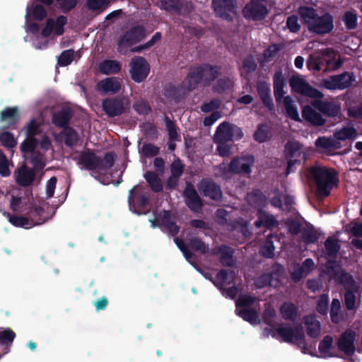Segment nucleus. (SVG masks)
<instances>
[{"mask_svg":"<svg viewBox=\"0 0 362 362\" xmlns=\"http://www.w3.org/2000/svg\"><path fill=\"white\" fill-rule=\"evenodd\" d=\"M275 318L276 311L274 308L268 305L264 310L263 320L271 327L269 334L284 342L295 343L302 350L303 353L313 355L310 348L305 343V334L301 329H292L290 327L284 325L275 328L273 327Z\"/></svg>","mask_w":362,"mask_h":362,"instance_id":"f257e3e1","label":"nucleus"},{"mask_svg":"<svg viewBox=\"0 0 362 362\" xmlns=\"http://www.w3.org/2000/svg\"><path fill=\"white\" fill-rule=\"evenodd\" d=\"M298 13L301 21L310 33L325 35L334 29V18L329 13L319 16L315 8L306 6H300Z\"/></svg>","mask_w":362,"mask_h":362,"instance_id":"f03ea898","label":"nucleus"},{"mask_svg":"<svg viewBox=\"0 0 362 362\" xmlns=\"http://www.w3.org/2000/svg\"><path fill=\"white\" fill-rule=\"evenodd\" d=\"M310 177L315 181L320 195L328 196L339 182L337 172L325 166L315 165L310 170Z\"/></svg>","mask_w":362,"mask_h":362,"instance_id":"7ed1b4c3","label":"nucleus"},{"mask_svg":"<svg viewBox=\"0 0 362 362\" xmlns=\"http://www.w3.org/2000/svg\"><path fill=\"white\" fill-rule=\"evenodd\" d=\"M77 165L81 170H87L95 179L103 183L110 182L112 175V168L115 160H77Z\"/></svg>","mask_w":362,"mask_h":362,"instance_id":"20e7f679","label":"nucleus"},{"mask_svg":"<svg viewBox=\"0 0 362 362\" xmlns=\"http://www.w3.org/2000/svg\"><path fill=\"white\" fill-rule=\"evenodd\" d=\"M129 106L130 101L124 96L108 97L102 101L103 111L110 118L121 116Z\"/></svg>","mask_w":362,"mask_h":362,"instance_id":"39448f33","label":"nucleus"},{"mask_svg":"<svg viewBox=\"0 0 362 362\" xmlns=\"http://www.w3.org/2000/svg\"><path fill=\"white\" fill-rule=\"evenodd\" d=\"M150 64L147 60L141 56H134L129 62V74L131 78L135 83L144 81L150 73Z\"/></svg>","mask_w":362,"mask_h":362,"instance_id":"423d86ee","label":"nucleus"},{"mask_svg":"<svg viewBox=\"0 0 362 362\" xmlns=\"http://www.w3.org/2000/svg\"><path fill=\"white\" fill-rule=\"evenodd\" d=\"M256 299L250 296L242 295L236 302V313L243 319L255 324L258 321V315L256 310L251 309L250 305L255 302Z\"/></svg>","mask_w":362,"mask_h":362,"instance_id":"0eeeda50","label":"nucleus"},{"mask_svg":"<svg viewBox=\"0 0 362 362\" xmlns=\"http://www.w3.org/2000/svg\"><path fill=\"white\" fill-rule=\"evenodd\" d=\"M289 85L293 91L313 98H321V92L313 88L300 75H293L289 79Z\"/></svg>","mask_w":362,"mask_h":362,"instance_id":"6e6552de","label":"nucleus"},{"mask_svg":"<svg viewBox=\"0 0 362 362\" xmlns=\"http://www.w3.org/2000/svg\"><path fill=\"white\" fill-rule=\"evenodd\" d=\"M267 0H251L243 9L244 17L248 20L260 21L268 14V9L264 5Z\"/></svg>","mask_w":362,"mask_h":362,"instance_id":"1a4fd4ad","label":"nucleus"},{"mask_svg":"<svg viewBox=\"0 0 362 362\" xmlns=\"http://www.w3.org/2000/svg\"><path fill=\"white\" fill-rule=\"evenodd\" d=\"M341 281L344 284L346 292L344 295L346 307L349 310L355 308L356 293L358 292L359 285L356 283L349 274L341 272Z\"/></svg>","mask_w":362,"mask_h":362,"instance_id":"9d476101","label":"nucleus"},{"mask_svg":"<svg viewBox=\"0 0 362 362\" xmlns=\"http://www.w3.org/2000/svg\"><path fill=\"white\" fill-rule=\"evenodd\" d=\"M354 81L355 77L352 73L344 72L323 80L322 85L327 89L342 90L351 86Z\"/></svg>","mask_w":362,"mask_h":362,"instance_id":"9b49d317","label":"nucleus"},{"mask_svg":"<svg viewBox=\"0 0 362 362\" xmlns=\"http://www.w3.org/2000/svg\"><path fill=\"white\" fill-rule=\"evenodd\" d=\"M146 35V29L141 25L132 26L118 42V47H130L141 41Z\"/></svg>","mask_w":362,"mask_h":362,"instance_id":"f8f14e48","label":"nucleus"},{"mask_svg":"<svg viewBox=\"0 0 362 362\" xmlns=\"http://www.w3.org/2000/svg\"><path fill=\"white\" fill-rule=\"evenodd\" d=\"M183 197L185 204L192 211L198 213L202 211L204 206L203 200L192 183H187L183 191Z\"/></svg>","mask_w":362,"mask_h":362,"instance_id":"ddd939ff","label":"nucleus"},{"mask_svg":"<svg viewBox=\"0 0 362 362\" xmlns=\"http://www.w3.org/2000/svg\"><path fill=\"white\" fill-rule=\"evenodd\" d=\"M162 8L169 13L187 16L192 10L191 3L185 0H161Z\"/></svg>","mask_w":362,"mask_h":362,"instance_id":"4468645a","label":"nucleus"},{"mask_svg":"<svg viewBox=\"0 0 362 362\" xmlns=\"http://www.w3.org/2000/svg\"><path fill=\"white\" fill-rule=\"evenodd\" d=\"M36 176L35 170L28 167L25 163L18 168L15 172L16 182L21 187H28L31 185Z\"/></svg>","mask_w":362,"mask_h":362,"instance_id":"2eb2a0df","label":"nucleus"},{"mask_svg":"<svg viewBox=\"0 0 362 362\" xmlns=\"http://www.w3.org/2000/svg\"><path fill=\"white\" fill-rule=\"evenodd\" d=\"M356 333L351 330H346L337 341L338 349L346 355H351L355 351L354 341Z\"/></svg>","mask_w":362,"mask_h":362,"instance_id":"dca6fc26","label":"nucleus"},{"mask_svg":"<svg viewBox=\"0 0 362 362\" xmlns=\"http://www.w3.org/2000/svg\"><path fill=\"white\" fill-rule=\"evenodd\" d=\"M198 189L202 195L215 201L219 200L222 197L220 187L210 180L202 179L198 185Z\"/></svg>","mask_w":362,"mask_h":362,"instance_id":"f3484780","label":"nucleus"},{"mask_svg":"<svg viewBox=\"0 0 362 362\" xmlns=\"http://www.w3.org/2000/svg\"><path fill=\"white\" fill-rule=\"evenodd\" d=\"M214 142L217 145L218 155L226 156V120L222 122L217 127L213 137Z\"/></svg>","mask_w":362,"mask_h":362,"instance_id":"a211bd4d","label":"nucleus"},{"mask_svg":"<svg viewBox=\"0 0 362 362\" xmlns=\"http://www.w3.org/2000/svg\"><path fill=\"white\" fill-rule=\"evenodd\" d=\"M204 75L203 64L190 67L187 76V90L192 91L197 88L203 82Z\"/></svg>","mask_w":362,"mask_h":362,"instance_id":"6ab92c4d","label":"nucleus"},{"mask_svg":"<svg viewBox=\"0 0 362 362\" xmlns=\"http://www.w3.org/2000/svg\"><path fill=\"white\" fill-rule=\"evenodd\" d=\"M20 120V114L18 107H7L0 112V122H6L7 128L16 129Z\"/></svg>","mask_w":362,"mask_h":362,"instance_id":"aec40b11","label":"nucleus"},{"mask_svg":"<svg viewBox=\"0 0 362 362\" xmlns=\"http://www.w3.org/2000/svg\"><path fill=\"white\" fill-rule=\"evenodd\" d=\"M204 276L209 279L216 287L221 292L223 296L226 297V269L219 271L215 276L210 272L203 274Z\"/></svg>","mask_w":362,"mask_h":362,"instance_id":"412c9836","label":"nucleus"},{"mask_svg":"<svg viewBox=\"0 0 362 362\" xmlns=\"http://www.w3.org/2000/svg\"><path fill=\"white\" fill-rule=\"evenodd\" d=\"M334 136L337 143L341 144L346 140H355L358 136V132L352 124H348L342 128L336 130Z\"/></svg>","mask_w":362,"mask_h":362,"instance_id":"4be33fe9","label":"nucleus"},{"mask_svg":"<svg viewBox=\"0 0 362 362\" xmlns=\"http://www.w3.org/2000/svg\"><path fill=\"white\" fill-rule=\"evenodd\" d=\"M71 117V110L69 107H63L59 111L54 113L52 120L55 126L64 129L69 127Z\"/></svg>","mask_w":362,"mask_h":362,"instance_id":"5701e85b","label":"nucleus"},{"mask_svg":"<svg viewBox=\"0 0 362 362\" xmlns=\"http://www.w3.org/2000/svg\"><path fill=\"white\" fill-rule=\"evenodd\" d=\"M302 117L305 120L315 126H321L325 123L323 117L310 105H305L303 108Z\"/></svg>","mask_w":362,"mask_h":362,"instance_id":"b1692460","label":"nucleus"},{"mask_svg":"<svg viewBox=\"0 0 362 362\" xmlns=\"http://www.w3.org/2000/svg\"><path fill=\"white\" fill-rule=\"evenodd\" d=\"M315 146L326 153H331L333 150L341 147V144H338L334 136L330 137H320L315 141Z\"/></svg>","mask_w":362,"mask_h":362,"instance_id":"393cba45","label":"nucleus"},{"mask_svg":"<svg viewBox=\"0 0 362 362\" xmlns=\"http://www.w3.org/2000/svg\"><path fill=\"white\" fill-rule=\"evenodd\" d=\"M312 105L322 113L330 117H335L340 112V106L333 103L315 101Z\"/></svg>","mask_w":362,"mask_h":362,"instance_id":"a878e982","label":"nucleus"},{"mask_svg":"<svg viewBox=\"0 0 362 362\" xmlns=\"http://www.w3.org/2000/svg\"><path fill=\"white\" fill-rule=\"evenodd\" d=\"M98 88L99 90H103L105 93H116L119 91L121 84L117 78L110 77L99 81Z\"/></svg>","mask_w":362,"mask_h":362,"instance_id":"bb28decb","label":"nucleus"},{"mask_svg":"<svg viewBox=\"0 0 362 362\" xmlns=\"http://www.w3.org/2000/svg\"><path fill=\"white\" fill-rule=\"evenodd\" d=\"M44 214L45 209L42 207L34 206L30 209L28 217L30 218L32 226H34L44 223L50 218V217L45 216Z\"/></svg>","mask_w":362,"mask_h":362,"instance_id":"cd10ccee","label":"nucleus"},{"mask_svg":"<svg viewBox=\"0 0 362 362\" xmlns=\"http://www.w3.org/2000/svg\"><path fill=\"white\" fill-rule=\"evenodd\" d=\"M203 69L204 70L203 83L205 86H209L221 74V68L216 65L203 64Z\"/></svg>","mask_w":362,"mask_h":362,"instance_id":"c85d7f7f","label":"nucleus"},{"mask_svg":"<svg viewBox=\"0 0 362 362\" xmlns=\"http://www.w3.org/2000/svg\"><path fill=\"white\" fill-rule=\"evenodd\" d=\"M304 324L306 327L307 333L310 337L315 338L320 334L321 325L320 322L316 320L315 316H306L304 318Z\"/></svg>","mask_w":362,"mask_h":362,"instance_id":"c756f323","label":"nucleus"},{"mask_svg":"<svg viewBox=\"0 0 362 362\" xmlns=\"http://www.w3.org/2000/svg\"><path fill=\"white\" fill-rule=\"evenodd\" d=\"M322 54L325 57V60L329 69H337L343 63L341 57L333 49L327 48L322 52Z\"/></svg>","mask_w":362,"mask_h":362,"instance_id":"7c9ffc66","label":"nucleus"},{"mask_svg":"<svg viewBox=\"0 0 362 362\" xmlns=\"http://www.w3.org/2000/svg\"><path fill=\"white\" fill-rule=\"evenodd\" d=\"M121 69L122 64L117 60L105 59L99 65L100 72L106 75L117 74Z\"/></svg>","mask_w":362,"mask_h":362,"instance_id":"2f4dec72","label":"nucleus"},{"mask_svg":"<svg viewBox=\"0 0 362 362\" xmlns=\"http://www.w3.org/2000/svg\"><path fill=\"white\" fill-rule=\"evenodd\" d=\"M284 153L286 158H305L302 146L296 141H289L285 146Z\"/></svg>","mask_w":362,"mask_h":362,"instance_id":"473e14b6","label":"nucleus"},{"mask_svg":"<svg viewBox=\"0 0 362 362\" xmlns=\"http://www.w3.org/2000/svg\"><path fill=\"white\" fill-rule=\"evenodd\" d=\"M284 86L285 81L281 71L276 72L274 76V92L277 103L281 102L285 97Z\"/></svg>","mask_w":362,"mask_h":362,"instance_id":"72a5a7b5","label":"nucleus"},{"mask_svg":"<svg viewBox=\"0 0 362 362\" xmlns=\"http://www.w3.org/2000/svg\"><path fill=\"white\" fill-rule=\"evenodd\" d=\"M159 175V174L150 170H147L144 175V177L151 187V190L156 193L162 192L163 189Z\"/></svg>","mask_w":362,"mask_h":362,"instance_id":"f704fd0d","label":"nucleus"},{"mask_svg":"<svg viewBox=\"0 0 362 362\" xmlns=\"http://www.w3.org/2000/svg\"><path fill=\"white\" fill-rule=\"evenodd\" d=\"M60 135L62 137L65 145L68 147H73L74 146H76L79 139L77 132L70 127L63 129Z\"/></svg>","mask_w":362,"mask_h":362,"instance_id":"c9c22d12","label":"nucleus"},{"mask_svg":"<svg viewBox=\"0 0 362 362\" xmlns=\"http://www.w3.org/2000/svg\"><path fill=\"white\" fill-rule=\"evenodd\" d=\"M282 317L288 320H294L298 316V308L291 303H285L280 308Z\"/></svg>","mask_w":362,"mask_h":362,"instance_id":"e433bc0d","label":"nucleus"},{"mask_svg":"<svg viewBox=\"0 0 362 362\" xmlns=\"http://www.w3.org/2000/svg\"><path fill=\"white\" fill-rule=\"evenodd\" d=\"M276 224L277 222L272 215L267 214L262 211L258 212V219L255 222L256 227L260 228L264 226L269 228L274 227Z\"/></svg>","mask_w":362,"mask_h":362,"instance_id":"4c0bfd02","label":"nucleus"},{"mask_svg":"<svg viewBox=\"0 0 362 362\" xmlns=\"http://www.w3.org/2000/svg\"><path fill=\"white\" fill-rule=\"evenodd\" d=\"M282 100L288 117L295 121H300L298 109L293 99L290 96H285Z\"/></svg>","mask_w":362,"mask_h":362,"instance_id":"58836bf2","label":"nucleus"},{"mask_svg":"<svg viewBox=\"0 0 362 362\" xmlns=\"http://www.w3.org/2000/svg\"><path fill=\"white\" fill-rule=\"evenodd\" d=\"M42 124L33 118L25 126L24 131L27 137L35 138L36 136L42 133Z\"/></svg>","mask_w":362,"mask_h":362,"instance_id":"ea45409f","label":"nucleus"},{"mask_svg":"<svg viewBox=\"0 0 362 362\" xmlns=\"http://www.w3.org/2000/svg\"><path fill=\"white\" fill-rule=\"evenodd\" d=\"M134 110L139 115L146 116L151 112L152 109L149 103L143 98L135 101L132 106Z\"/></svg>","mask_w":362,"mask_h":362,"instance_id":"a19ab883","label":"nucleus"},{"mask_svg":"<svg viewBox=\"0 0 362 362\" xmlns=\"http://www.w3.org/2000/svg\"><path fill=\"white\" fill-rule=\"evenodd\" d=\"M9 222L16 227H22L24 228H30L33 227L32 223L28 217L11 215L8 214Z\"/></svg>","mask_w":362,"mask_h":362,"instance_id":"79ce46f5","label":"nucleus"},{"mask_svg":"<svg viewBox=\"0 0 362 362\" xmlns=\"http://www.w3.org/2000/svg\"><path fill=\"white\" fill-rule=\"evenodd\" d=\"M258 93L264 104L269 108L273 106L272 100L270 97V88L269 84L263 83L258 86Z\"/></svg>","mask_w":362,"mask_h":362,"instance_id":"37998d69","label":"nucleus"},{"mask_svg":"<svg viewBox=\"0 0 362 362\" xmlns=\"http://www.w3.org/2000/svg\"><path fill=\"white\" fill-rule=\"evenodd\" d=\"M38 146V139L27 137L21 144V150L24 153H33Z\"/></svg>","mask_w":362,"mask_h":362,"instance_id":"c03bdc74","label":"nucleus"},{"mask_svg":"<svg viewBox=\"0 0 362 362\" xmlns=\"http://www.w3.org/2000/svg\"><path fill=\"white\" fill-rule=\"evenodd\" d=\"M189 247L196 252H199L202 255H205L209 251V248L205 243L199 238L189 239Z\"/></svg>","mask_w":362,"mask_h":362,"instance_id":"a18cd8bd","label":"nucleus"},{"mask_svg":"<svg viewBox=\"0 0 362 362\" xmlns=\"http://www.w3.org/2000/svg\"><path fill=\"white\" fill-rule=\"evenodd\" d=\"M345 26L347 29H354L357 25V13L355 11L345 12L342 17Z\"/></svg>","mask_w":362,"mask_h":362,"instance_id":"49530a36","label":"nucleus"},{"mask_svg":"<svg viewBox=\"0 0 362 362\" xmlns=\"http://www.w3.org/2000/svg\"><path fill=\"white\" fill-rule=\"evenodd\" d=\"M110 0H87V6L93 11L102 12L107 8Z\"/></svg>","mask_w":362,"mask_h":362,"instance_id":"de8ad7c7","label":"nucleus"},{"mask_svg":"<svg viewBox=\"0 0 362 362\" xmlns=\"http://www.w3.org/2000/svg\"><path fill=\"white\" fill-rule=\"evenodd\" d=\"M212 6L217 16L226 19V0H212Z\"/></svg>","mask_w":362,"mask_h":362,"instance_id":"09e8293b","label":"nucleus"},{"mask_svg":"<svg viewBox=\"0 0 362 362\" xmlns=\"http://www.w3.org/2000/svg\"><path fill=\"white\" fill-rule=\"evenodd\" d=\"M141 152L146 158L156 157L160 152V148L151 143L144 144Z\"/></svg>","mask_w":362,"mask_h":362,"instance_id":"8fccbe9b","label":"nucleus"},{"mask_svg":"<svg viewBox=\"0 0 362 362\" xmlns=\"http://www.w3.org/2000/svg\"><path fill=\"white\" fill-rule=\"evenodd\" d=\"M0 141L8 148H12L17 144L13 134L10 132H3L0 133Z\"/></svg>","mask_w":362,"mask_h":362,"instance_id":"3c124183","label":"nucleus"},{"mask_svg":"<svg viewBox=\"0 0 362 362\" xmlns=\"http://www.w3.org/2000/svg\"><path fill=\"white\" fill-rule=\"evenodd\" d=\"M74 51L73 49H66L63 51L59 58L58 64L61 66L69 65L74 61Z\"/></svg>","mask_w":362,"mask_h":362,"instance_id":"603ef678","label":"nucleus"},{"mask_svg":"<svg viewBox=\"0 0 362 362\" xmlns=\"http://www.w3.org/2000/svg\"><path fill=\"white\" fill-rule=\"evenodd\" d=\"M16 337V333L11 329L0 332V344L11 346Z\"/></svg>","mask_w":362,"mask_h":362,"instance_id":"864d4df0","label":"nucleus"},{"mask_svg":"<svg viewBox=\"0 0 362 362\" xmlns=\"http://www.w3.org/2000/svg\"><path fill=\"white\" fill-rule=\"evenodd\" d=\"M165 127L168 133L169 140L175 141L177 140L179 135L177 132V127L175 122L169 117H166L165 119Z\"/></svg>","mask_w":362,"mask_h":362,"instance_id":"5fc2aeb1","label":"nucleus"},{"mask_svg":"<svg viewBox=\"0 0 362 362\" xmlns=\"http://www.w3.org/2000/svg\"><path fill=\"white\" fill-rule=\"evenodd\" d=\"M333 344V339L330 336H325L319 344V351L324 356L329 355Z\"/></svg>","mask_w":362,"mask_h":362,"instance_id":"6e6d98bb","label":"nucleus"},{"mask_svg":"<svg viewBox=\"0 0 362 362\" xmlns=\"http://www.w3.org/2000/svg\"><path fill=\"white\" fill-rule=\"evenodd\" d=\"M211 254L214 256H219V262L222 266L226 267V245L222 244L219 247L211 250Z\"/></svg>","mask_w":362,"mask_h":362,"instance_id":"4d7b16f0","label":"nucleus"},{"mask_svg":"<svg viewBox=\"0 0 362 362\" xmlns=\"http://www.w3.org/2000/svg\"><path fill=\"white\" fill-rule=\"evenodd\" d=\"M341 309V303L338 299H333L331 305L330 317L334 323L339 321V312Z\"/></svg>","mask_w":362,"mask_h":362,"instance_id":"13d9d810","label":"nucleus"},{"mask_svg":"<svg viewBox=\"0 0 362 362\" xmlns=\"http://www.w3.org/2000/svg\"><path fill=\"white\" fill-rule=\"evenodd\" d=\"M284 201L286 204H291L293 203V198L288 196L285 197L284 195L276 194V195L272 199V204L275 207L281 208L283 206L282 202Z\"/></svg>","mask_w":362,"mask_h":362,"instance_id":"bf43d9fd","label":"nucleus"},{"mask_svg":"<svg viewBox=\"0 0 362 362\" xmlns=\"http://www.w3.org/2000/svg\"><path fill=\"white\" fill-rule=\"evenodd\" d=\"M144 135L149 139H156L158 136L156 126L149 122L144 125Z\"/></svg>","mask_w":362,"mask_h":362,"instance_id":"052dcab7","label":"nucleus"},{"mask_svg":"<svg viewBox=\"0 0 362 362\" xmlns=\"http://www.w3.org/2000/svg\"><path fill=\"white\" fill-rule=\"evenodd\" d=\"M221 106V101L218 99H213L209 103H204L200 107L201 111L205 113L214 112Z\"/></svg>","mask_w":362,"mask_h":362,"instance_id":"680f3d73","label":"nucleus"},{"mask_svg":"<svg viewBox=\"0 0 362 362\" xmlns=\"http://www.w3.org/2000/svg\"><path fill=\"white\" fill-rule=\"evenodd\" d=\"M184 167L181 160H174L170 166L171 175L175 178H180L183 173Z\"/></svg>","mask_w":362,"mask_h":362,"instance_id":"e2e57ef3","label":"nucleus"},{"mask_svg":"<svg viewBox=\"0 0 362 362\" xmlns=\"http://www.w3.org/2000/svg\"><path fill=\"white\" fill-rule=\"evenodd\" d=\"M67 23V18L64 16H59L57 18L54 23V34L57 35H62L64 32V26Z\"/></svg>","mask_w":362,"mask_h":362,"instance_id":"0e129e2a","label":"nucleus"},{"mask_svg":"<svg viewBox=\"0 0 362 362\" xmlns=\"http://www.w3.org/2000/svg\"><path fill=\"white\" fill-rule=\"evenodd\" d=\"M329 306V298L327 295H322L320 297L317 305V310L319 313L322 315H327L328 311Z\"/></svg>","mask_w":362,"mask_h":362,"instance_id":"69168bd1","label":"nucleus"},{"mask_svg":"<svg viewBox=\"0 0 362 362\" xmlns=\"http://www.w3.org/2000/svg\"><path fill=\"white\" fill-rule=\"evenodd\" d=\"M242 136L243 132L239 127L233 124H228V141L238 140Z\"/></svg>","mask_w":362,"mask_h":362,"instance_id":"338daca9","label":"nucleus"},{"mask_svg":"<svg viewBox=\"0 0 362 362\" xmlns=\"http://www.w3.org/2000/svg\"><path fill=\"white\" fill-rule=\"evenodd\" d=\"M302 239L307 244L313 243L317 240V235L311 228H304L302 231Z\"/></svg>","mask_w":362,"mask_h":362,"instance_id":"774afa93","label":"nucleus"}]
</instances>
